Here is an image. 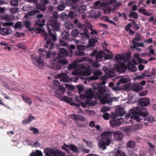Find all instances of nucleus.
I'll list each match as a JSON object with an SVG mask.
<instances>
[{"label": "nucleus", "mask_w": 156, "mask_h": 156, "mask_svg": "<svg viewBox=\"0 0 156 156\" xmlns=\"http://www.w3.org/2000/svg\"><path fill=\"white\" fill-rule=\"evenodd\" d=\"M58 63L62 65L68 64V62L66 59H62L58 61Z\"/></svg>", "instance_id": "nucleus-54"}, {"label": "nucleus", "mask_w": 156, "mask_h": 156, "mask_svg": "<svg viewBox=\"0 0 156 156\" xmlns=\"http://www.w3.org/2000/svg\"><path fill=\"white\" fill-rule=\"evenodd\" d=\"M65 7V6L64 4H61L58 6L57 9L58 10L61 11L63 10Z\"/></svg>", "instance_id": "nucleus-63"}, {"label": "nucleus", "mask_w": 156, "mask_h": 156, "mask_svg": "<svg viewBox=\"0 0 156 156\" xmlns=\"http://www.w3.org/2000/svg\"><path fill=\"white\" fill-rule=\"evenodd\" d=\"M118 115L121 117L124 115L126 114V112L123 108H119L117 112Z\"/></svg>", "instance_id": "nucleus-36"}, {"label": "nucleus", "mask_w": 156, "mask_h": 156, "mask_svg": "<svg viewBox=\"0 0 156 156\" xmlns=\"http://www.w3.org/2000/svg\"><path fill=\"white\" fill-rule=\"evenodd\" d=\"M30 156H39V150H37L35 152L31 153Z\"/></svg>", "instance_id": "nucleus-62"}, {"label": "nucleus", "mask_w": 156, "mask_h": 156, "mask_svg": "<svg viewBox=\"0 0 156 156\" xmlns=\"http://www.w3.org/2000/svg\"><path fill=\"white\" fill-rule=\"evenodd\" d=\"M77 16V13L75 12H70L69 14V17L71 19L74 18Z\"/></svg>", "instance_id": "nucleus-46"}, {"label": "nucleus", "mask_w": 156, "mask_h": 156, "mask_svg": "<svg viewBox=\"0 0 156 156\" xmlns=\"http://www.w3.org/2000/svg\"><path fill=\"white\" fill-rule=\"evenodd\" d=\"M22 24L20 21L17 22L14 26V27L15 29L20 28L21 27Z\"/></svg>", "instance_id": "nucleus-51"}, {"label": "nucleus", "mask_w": 156, "mask_h": 156, "mask_svg": "<svg viewBox=\"0 0 156 156\" xmlns=\"http://www.w3.org/2000/svg\"><path fill=\"white\" fill-rule=\"evenodd\" d=\"M60 80L61 81L65 82H68L69 81L70 79L68 77L65 76L62 77L60 78Z\"/></svg>", "instance_id": "nucleus-48"}, {"label": "nucleus", "mask_w": 156, "mask_h": 156, "mask_svg": "<svg viewBox=\"0 0 156 156\" xmlns=\"http://www.w3.org/2000/svg\"><path fill=\"white\" fill-rule=\"evenodd\" d=\"M62 65L60 64L59 63H57L54 65V69L56 70H59L61 69L62 67Z\"/></svg>", "instance_id": "nucleus-55"}, {"label": "nucleus", "mask_w": 156, "mask_h": 156, "mask_svg": "<svg viewBox=\"0 0 156 156\" xmlns=\"http://www.w3.org/2000/svg\"><path fill=\"white\" fill-rule=\"evenodd\" d=\"M49 3V1L47 0H40V10L44 11L46 9L45 5Z\"/></svg>", "instance_id": "nucleus-16"}, {"label": "nucleus", "mask_w": 156, "mask_h": 156, "mask_svg": "<svg viewBox=\"0 0 156 156\" xmlns=\"http://www.w3.org/2000/svg\"><path fill=\"white\" fill-rule=\"evenodd\" d=\"M107 95L105 96L101 100V102L102 104H105L106 103L109 104L112 102L111 98H107Z\"/></svg>", "instance_id": "nucleus-27"}, {"label": "nucleus", "mask_w": 156, "mask_h": 156, "mask_svg": "<svg viewBox=\"0 0 156 156\" xmlns=\"http://www.w3.org/2000/svg\"><path fill=\"white\" fill-rule=\"evenodd\" d=\"M113 131H105L102 133L101 137L104 140H107L111 139L112 136Z\"/></svg>", "instance_id": "nucleus-15"}, {"label": "nucleus", "mask_w": 156, "mask_h": 156, "mask_svg": "<svg viewBox=\"0 0 156 156\" xmlns=\"http://www.w3.org/2000/svg\"><path fill=\"white\" fill-rule=\"evenodd\" d=\"M132 23L133 24V28L136 30H137L140 27L139 24H137L134 20H133Z\"/></svg>", "instance_id": "nucleus-50"}, {"label": "nucleus", "mask_w": 156, "mask_h": 156, "mask_svg": "<svg viewBox=\"0 0 156 156\" xmlns=\"http://www.w3.org/2000/svg\"><path fill=\"white\" fill-rule=\"evenodd\" d=\"M77 66V64L75 62H73L72 64H70L68 65V69L69 70H70L76 68Z\"/></svg>", "instance_id": "nucleus-40"}, {"label": "nucleus", "mask_w": 156, "mask_h": 156, "mask_svg": "<svg viewBox=\"0 0 156 156\" xmlns=\"http://www.w3.org/2000/svg\"><path fill=\"white\" fill-rule=\"evenodd\" d=\"M98 61L97 60H95L94 62L92 63V65L93 66L96 67L98 68L100 66V65L98 63Z\"/></svg>", "instance_id": "nucleus-57"}, {"label": "nucleus", "mask_w": 156, "mask_h": 156, "mask_svg": "<svg viewBox=\"0 0 156 156\" xmlns=\"http://www.w3.org/2000/svg\"><path fill=\"white\" fill-rule=\"evenodd\" d=\"M105 54V52L104 51H99L95 56L96 60L98 61H100L101 60V58L103 57Z\"/></svg>", "instance_id": "nucleus-28"}, {"label": "nucleus", "mask_w": 156, "mask_h": 156, "mask_svg": "<svg viewBox=\"0 0 156 156\" xmlns=\"http://www.w3.org/2000/svg\"><path fill=\"white\" fill-rule=\"evenodd\" d=\"M91 73V71L87 69L85 70L83 73V74L84 76H88L90 75Z\"/></svg>", "instance_id": "nucleus-56"}, {"label": "nucleus", "mask_w": 156, "mask_h": 156, "mask_svg": "<svg viewBox=\"0 0 156 156\" xmlns=\"http://www.w3.org/2000/svg\"><path fill=\"white\" fill-rule=\"evenodd\" d=\"M30 57L34 64L38 67H39V57L34 55H31Z\"/></svg>", "instance_id": "nucleus-23"}, {"label": "nucleus", "mask_w": 156, "mask_h": 156, "mask_svg": "<svg viewBox=\"0 0 156 156\" xmlns=\"http://www.w3.org/2000/svg\"><path fill=\"white\" fill-rule=\"evenodd\" d=\"M71 35L72 36L75 37H79L83 40H85L86 38L90 37L88 30L87 29H84L83 33H81L80 34L78 30L74 29L71 32Z\"/></svg>", "instance_id": "nucleus-6"}, {"label": "nucleus", "mask_w": 156, "mask_h": 156, "mask_svg": "<svg viewBox=\"0 0 156 156\" xmlns=\"http://www.w3.org/2000/svg\"><path fill=\"white\" fill-rule=\"evenodd\" d=\"M49 34L44 30L40 29V34L41 36H44L45 40H47L45 47L49 49H52L54 46V42L57 40V37L55 35L56 34L55 31L59 30L60 25L58 22L56 20L50 19L47 24Z\"/></svg>", "instance_id": "nucleus-1"}, {"label": "nucleus", "mask_w": 156, "mask_h": 156, "mask_svg": "<svg viewBox=\"0 0 156 156\" xmlns=\"http://www.w3.org/2000/svg\"><path fill=\"white\" fill-rule=\"evenodd\" d=\"M141 119V121L142 120L145 121L147 120V122L150 123H151L155 120L154 117L152 116H149L147 119L144 118V119Z\"/></svg>", "instance_id": "nucleus-43"}, {"label": "nucleus", "mask_w": 156, "mask_h": 156, "mask_svg": "<svg viewBox=\"0 0 156 156\" xmlns=\"http://www.w3.org/2000/svg\"><path fill=\"white\" fill-rule=\"evenodd\" d=\"M59 55L62 57V56H66L68 55V51L64 48H62L59 50Z\"/></svg>", "instance_id": "nucleus-26"}, {"label": "nucleus", "mask_w": 156, "mask_h": 156, "mask_svg": "<svg viewBox=\"0 0 156 156\" xmlns=\"http://www.w3.org/2000/svg\"><path fill=\"white\" fill-rule=\"evenodd\" d=\"M130 81V79L129 77L122 78L117 82L118 85H120L122 83H126Z\"/></svg>", "instance_id": "nucleus-29"}, {"label": "nucleus", "mask_w": 156, "mask_h": 156, "mask_svg": "<svg viewBox=\"0 0 156 156\" xmlns=\"http://www.w3.org/2000/svg\"><path fill=\"white\" fill-rule=\"evenodd\" d=\"M30 9L31 7L29 5H26L23 7L22 10L24 11H27L30 10Z\"/></svg>", "instance_id": "nucleus-58"}, {"label": "nucleus", "mask_w": 156, "mask_h": 156, "mask_svg": "<svg viewBox=\"0 0 156 156\" xmlns=\"http://www.w3.org/2000/svg\"><path fill=\"white\" fill-rule=\"evenodd\" d=\"M84 51H75L74 53V55L76 56H80L85 55Z\"/></svg>", "instance_id": "nucleus-41"}, {"label": "nucleus", "mask_w": 156, "mask_h": 156, "mask_svg": "<svg viewBox=\"0 0 156 156\" xmlns=\"http://www.w3.org/2000/svg\"><path fill=\"white\" fill-rule=\"evenodd\" d=\"M142 74L144 76V77H152V76L150 72L147 70L144 71Z\"/></svg>", "instance_id": "nucleus-45"}, {"label": "nucleus", "mask_w": 156, "mask_h": 156, "mask_svg": "<svg viewBox=\"0 0 156 156\" xmlns=\"http://www.w3.org/2000/svg\"><path fill=\"white\" fill-rule=\"evenodd\" d=\"M62 2L64 4L70 5L73 6L75 4L80 2V0H62Z\"/></svg>", "instance_id": "nucleus-19"}, {"label": "nucleus", "mask_w": 156, "mask_h": 156, "mask_svg": "<svg viewBox=\"0 0 156 156\" xmlns=\"http://www.w3.org/2000/svg\"><path fill=\"white\" fill-rule=\"evenodd\" d=\"M69 148L74 153H78L79 152V150L77 147L74 144H69Z\"/></svg>", "instance_id": "nucleus-31"}, {"label": "nucleus", "mask_w": 156, "mask_h": 156, "mask_svg": "<svg viewBox=\"0 0 156 156\" xmlns=\"http://www.w3.org/2000/svg\"><path fill=\"white\" fill-rule=\"evenodd\" d=\"M65 88L61 86H59L58 89L56 90L55 93L56 96L58 98L61 97L65 91Z\"/></svg>", "instance_id": "nucleus-14"}, {"label": "nucleus", "mask_w": 156, "mask_h": 156, "mask_svg": "<svg viewBox=\"0 0 156 156\" xmlns=\"http://www.w3.org/2000/svg\"><path fill=\"white\" fill-rule=\"evenodd\" d=\"M126 146L129 148H133L135 147V144L134 141L130 140L127 143Z\"/></svg>", "instance_id": "nucleus-37"}, {"label": "nucleus", "mask_w": 156, "mask_h": 156, "mask_svg": "<svg viewBox=\"0 0 156 156\" xmlns=\"http://www.w3.org/2000/svg\"><path fill=\"white\" fill-rule=\"evenodd\" d=\"M89 45L88 46L89 47H94L95 46V44L98 41V39L95 36H91V38L89 39Z\"/></svg>", "instance_id": "nucleus-18"}, {"label": "nucleus", "mask_w": 156, "mask_h": 156, "mask_svg": "<svg viewBox=\"0 0 156 156\" xmlns=\"http://www.w3.org/2000/svg\"><path fill=\"white\" fill-rule=\"evenodd\" d=\"M23 100L26 103H27L29 105H30L32 102V101L31 98H29L27 96L21 95Z\"/></svg>", "instance_id": "nucleus-30"}, {"label": "nucleus", "mask_w": 156, "mask_h": 156, "mask_svg": "<svg viewBox=\"0 0 156 156\" xmlns=\"http://www.w3.org/2000/svg\"><path fill=\"white\" fill-rule=\"evenodd\" d=\"M141 37L139 34H138L137 36H136L135 38L132 41V42L133 44H135V43H137V41H141Z\"/></svg>", "instance_id": "nucleus-47"}, {"label": "nucleus", "mask_w": 156, "mask_h": 156, "mask_svg": "<svg viewBox=\"0 0 156 156\" xmlns=\"http://www.w3.org/2000/svg\"><path fill=\"white\" fill-rule=\"evenodd\" d=\"M106 90L103 87L98 89V92H95L96 98H98L100 100H101L105 96H104V94Z\"/></svg>", "instance_id": "nucleus-13"}, {"label": "nucleus", "mask_w": 156, "mask_h": 156, "mask_svg": "<svg viewBox=\"0 0 156 156\" xmlns=\"http://www.w3.org/2000/svg\"><path fill=\"white\" fill-rule=\"evenodd\" d=\"M131 89L133 90L138 92L142 90L143 87L139 83H135L132 86Z\"/></svg>", "instance_id": "nucleus-22"}, {"label": "nucleus", "mask_w": 156, "mask_h": 156, "mask_svg": "<svg viewBox=\"0 0 156 156\" xmlns=\"http://www.w3.org/2000/svg\"><path fill=\"white\" fill-rule=\"evenodd\" d=\"M84 97L86 98L87 100L86 103L89 105L92 106L96 105L97 102L96 101H92L91 100V99L92 98H96L95 92H94L92 89L90 88L87 90Z\"/></svg>", "instance_id": "nucleus-4"}, {"label": "nucleus", "mask_w": 156, "mask_h": 156, "mask_svg": "<svg viewBox=\"0 0 156 156\" xmlns=\"http://www.w3.org/2000/svg\"><path fill=\"white\" fill-rule=\"evenodd\" d=\"M30 16H33L34 19H37V20L35 21L34 27H30L31 23L30 21H26L24 24L27 28L28 29L30 32L34 31L36 34L39 33V11L38 10H34L30 11L28 12Z\"/></svg>", "instance_id": "nucleus-3"}, {"label": "nucleus", "mask_w": 156, "mask_h": 156, "mask_svg": "<svg viewBox=\"0 0 156 156\" xmlns=\"http://www.w3.org/2000/svg\"><path fill=\"white\" fill-rule=\"evenodd\" d=\"M44 153L46 156H63L65 154L64 152L59 150H54L49 148H46Z\"/></svg>", "instance_id": "nucleus-7"}, {"label": "nucleus", "mask_w": 156, "mask_h": 156, "mask_svg": "<svg viewBox=\"0 0 156 156\" xmlns=\"http://www.w3.org/2000/svg\"><path fill=\"white\" fill-rule=\"evenodd\" d=\"M115 70V69L114 68H113L112 69H111L110 70H108L107 73L106 75L109 78H111L113 77L115 75L114 71Z\"/></svg>", "instance_id": "nucleus-32"}, {"label": "nucleus", "mask_w": 156, "mask_h": 156, "mask_svg": "<svg viewBox=\"0 0 156 156\" xmlns=\"http://www.w3.org/2000/svg\"><path fill=\"white\" fill-rule=\"evenodd\" d=\"M28 2L30 3H35L36 5V7L37 9L36 10H38L39 11V3H38V0H26Z\"/></svg>", "instance_id": "nucleus-44"}, {"label": "nucleus", "mask_w": 156, "mask_h": 156, "mask_svg": "<svg viewBox=\"0 0 156 156\" xmlns=\"http://www.w3.org/2000/svg\"><path fill=\"white\" fill-rule=\"evenodd\" d=\"M12 32V30L9 27L4 28L0 29V33L3 35L10 34Z\"/></svg>", "instance_id": "nucleus-17"}, {"label": "nucleus", "mask_w": 156, "mask_h": 156, "mask_svg": "<svg viewBox=\"0 0 156 156\" xmlns=\"http://www.w3.org/2000/svg\"><path fill=\"white\" fill-rule=\"evenodd\" d=\"M125 153L120 150H118L115 154V156H126Z\"/></svg>", "instance_id": "nucleus-42"}, {"label": "nucleus", "mask_w": 156, "mask_h": 156, "mask_svg": "<svg viewBox=\"0 0 156 156\" xmlns=\"http://www.w3.org/2000/svg\"><path fill=\"white\" fill-rule=\"evenodd\" d=\"M69 116L72 119L76 121H85L86 120L83 117L74 114L70 115Z\"/></svg>", "instance_id": "nucleus-20"}, {"label": "nucleus", "mask_w": 156, "mask_h": 156, "mask_svg": "<svg viewBox=\"0 0 156 156\" xmlns=\"http://www.w3.org/2000/svg\"><path fill=\"white\" fill-rule=\"evenodd\" d=\"M132 108L131 109L129 112V113H128L126 116L125 117V119L126 120L128 119V118L130 117L132 119H133L137 122H141L142 120L140 118V116L139 114L137 113H133L131 112V110Z\"/></svg>", "instance_id": "nucleus-9"}, {"label": "nucleus", "mask_w": 156, "mask_h": 156, "mask_svg": "<svg viewBox=\"0 0 156 156\" xmlns=\"http://www.w3.org/2000/svg\"><path fill=\"white\" fill-rule=\"evenodd\" d=\"M115 67L117 70L119 72L121 73H124L128 69L127 65H126L125 62L118 65L116 66Z\"/></svg>", "instance_id": "nucleus-10"}, {"label": "nucleus", "mask_w": 156, "mask_h": 156, "mask_svg": "<svg viewBox=\"0 0 156 156\" xmlns=\"http://www.w3.org/2000/svg\"><path fill=\"white\" fill-rule=\"evenodd\" d=\"M109 114L106 112L104 113L103 115V118L106 120H107L109 119Z\"/></svg>", "instance_id": "nucleus-64"}, {"label": "nucleus", "mask_w": 156, "mask_h": 156, "mask_svg": "<svg viewBox=\"0 0 156 156\" xmlns=\"http://www.w3.org/2000/svg\"><path fill=\"white\" fill-rule=\"evenodd\" d=\"M18 47L23 50H26L27 48L26 46L23 43H20L18 44Z\"/></svg>", "instance_id": "nucleus-61"}, {"label": "nucleus", "mask_w": 156, "mask_h": 156, "mask_svg": "<svg viewBox=\"0 0 156 156\" xmlns=\"http://www.w3.org/2000/svg\"><path fill=\"white\" fill-rule=\"evenodd\" d=\"M110 108L109 107L104 106L101 108V112L102 113H104L110 110Z\"/></svg>", "instance_id": "nucleus-49"}, {"label": "nucleus", "mask_w": 156, "mask_h": 156, "mask_svg": "<svg viewBox=\"0 0 156 156\" xmlns=\"http://www.w3.org/2000/svg\"><path fill=\"white\" fill-rule=\"evenodd\" d=\"M98 145L100 148H102L103 150H104L106 148V146L105 143V142L103 141H101L98 143Z\"/></svg>", "instance_id": "nucleus-39"}, {"label": "nucleus", "mask_w": 156, "mask_h": 156, "mask_svg": "<svg viewBox=\"0 0 156 156\" xmlns=\"http://www.w3.org/2000/svg\"><path fill=\"white\" fill-rule=\"evenodd\" d=\"M137 59L138 62L139 63H143L144 64L147 63L148 62L147 60H145L143 59H142L140 58L137 57Z\"/></svg>", "instance_id": "nucleus-52"}, {"label": "nucleus", "mask_w": 156, "mask_h": 156, "mask_svg": "<svg viewBox=\"0 0 156 156\" xmlns=\"http://www.w3.org/2000/svg\"><path fill=\"white\" fill-rule=\"evenodd\" d=\"M138 16L137 13L136 12L131 11L130 14L129 15V18L133 17L135 19H137Z\"/></svg>", "instance_id": "nucleus-38"}, {"label": "nucleus", "mask_w": 156, "mask_h": 156, "mask_svg": "<svg viewBox=\"0 0 156 156\" xmlns=\"http://www.w3.org/2000/svg\"><path fill=\"white\" fill-rule=\"evenodd\" d=\"M30 130L31 131H32L33 133L34 134L38 133H39L38 130L36 128L33 127H30Z\"/></svg>", "instance_id": "nucleus-60"}, {"label": "nucleus", "mask_w": 156, "mask_h": 156, "mask_svg": "<svg viewBox=\"0 0 156 156\" xmlns=\"http://www.w3.org/2000/svg\"><path fill=\"white\" fill-rule=\"evenodd\" d=\"M78 3L79 2L75 4L73 6V8L75 9L79 13H82L84 12L86 7L84 5H79L78 4Z\"/></svg>", "instance_id": "nucleus-11"}, {"label": "nucleus", "mask_w": 156, "mask_h": 156, "mask_svg": "<svg viewBox=\"0 0 156 156\" xmlns=\"http://www.w3.org/2000/svg\"><path fill=\"white\" fill-rule=\"evenodd\" d=\"M138 104L136 107L132 108L131 112L138 113L142 117H146L148 115L147 109L146 107L150 104V99L147 98H141L139 99Z\"/></svg>", "instance_id": "nucleus-2"}, {"label": "nucleus", "mask_w": 156, "mask_h": 156, "mask_svg": "<svg viewBox=\"0 0 156 156\" xmlns=\"http://www.w3.org/2000/svg\"><path fill=\"white\" fill-rule=\"evenodd\" d=\"M35 119V117L31 114L29 115L28 118L22 121V124L25 125L31 122Z\"/></svg>", "instance_id": "nucleus-25"}, {"label": "nucleus", "mask_w": 156, "mask_h": 156, "mask_svg": "<svg viewBox=\"0 0 156 156\" xmlns=\"http://www.w3.org/2000/svg\"><path fill=\"white\" fill-rule=\"evenodd\" d=\"M61 100L64 101L68 103H70L73 100L72 98H69L68 97L64 96L62 98H61Z\"/></svg>", "instance_id": "nucleus-35"}, {"label": "nucleus", "mask_w": 156, "mask_h": 156, "mask_svg": "<svg viewBox=\"0 0 156 156\" xmlns=\"http://www.w3.org/2000/svg\"><path fill=\"white\" fill-rule=\"evenodd\" d=\"M69 144L67 145L65 144L62 146V148L65 150L67 152L69 153L70 152V149L69 148Z\"/></svg>", "instance_id": "nucleus-53"}, {"label": "nucleus", "mask_w": 156, "mask_h": 156, "mask_svg": "<svg viewBox=\"0 0 156 156\" xmlns=\"http://www.w3.org/2000/svg\"><path fill=\"white\" fill-rule=\"evenodd\" d=\"M105 20V21L107 22L108 23L112 24L115 27L117 26V24L116 23L112 20L108 19H106Z\"/></svg>", "instance_id": "nucleus-59"}, {"label": "nucleus", "mask_w": 156, "mask_h": 156, "mask_svg": "<svg viewBox=\"0 0 156 156\" xmlns=\"http://www.w3.org/2000/svg\"><path fill=\"white\" fill-rule=\"evenodd\" d=\"M114 134V138L116 141L122 140L123 138V134L121 131L119 130L113 131L112 134Z\"/></svg>", "instance_id": "nucleus-12"}, {"label": "nucleus", "mask_w": 156, "mask_h": 156, "mask_svg": "<svg viewBox=\"0 0 156 156\" xmlns=\"http://www.w3.org/2000/svg\"><path fill=\"white\" fill-rule=\"evenodd\" d=\"M102 74L101 72L100 71H96L94 72V75L90 76L89 79L91 80H96Z\"/></svg>", "instance_id": "nucleus-21"}, {"label": "nucleus", "mask_w": 156, "mask_h": 156, "mask_svg": "<svg viewBox=\"0 0 156 156\" xmlns=\"http://www.w3.org/2000/svg\"><path fill=\"white\" fill-rule=\"evenodd\" d=\"M118 115L115 113H112L111 114V120L110 121V123L111 126L115 127L119 126L122 123L124 119L122 118H118Z\"/></svg>", "instance_id": "nucleus-5"}, {"label": "nucleus", "mask_w": 156, "mask_h": 156, "mask_svg": "<svg viewBox=\"0 0 156 156\" xmlns=\"http://www.w3.org/2000/svg\"><path fill=\"white\" fill-rule=\"evenodd\" d=\"M0 19L2 20H4L7 22L3 23V25L4 26H11L13 25V23L12 22L11 19L9 18V16L8 15H0Z\"/></svg>", "instance_id": "nucleus-8"}, {"label": "nucleus", "mask_w": 156, "mask_h": 156, "mask_svg": "<svg viewBox=\"0 0 156 156\" xmlns=\"http://www.w3.org/2000/svg\"><path fill=\"white\" fill-rule=\"evenodd\" d=\"M127 67L128 69L132 72H136L137 70V68L136 66L133 65L130 62H129L127 63Z\"/></svg>", "instance_id": "nucleus-24"}, {"label": "nucleus", "mask_w": 156, "mask_h": 156, "mask_svg": "<svg viewBox=\"0 0 156 156\" xmlns=\"http://www.w3.org/2000/svg\"><path fill=\"white\" fill-rule=\"evenodd\" d=\"M70 36V34L68 32L64 31L61 34L62 38L64 40L68 39Z\"/></svg>", "instance_id": "nucleus-34"}, {"label": "nucleus", "mask_w": 156, "mask_h": 156, "mask_svg": "<svg viewBox=\"0 0 156 156\" xmlns=\"http://www.w3.org/2000/svg\"><path fill=\"white\" fill-rule=\"evenodd\" d=\"M123 56L119 55H116L115 58V60L118 62H119V64L125 62V60L123 59Z\"/></svg>", "instance_id": "nucleus-33"}]
</instances>
